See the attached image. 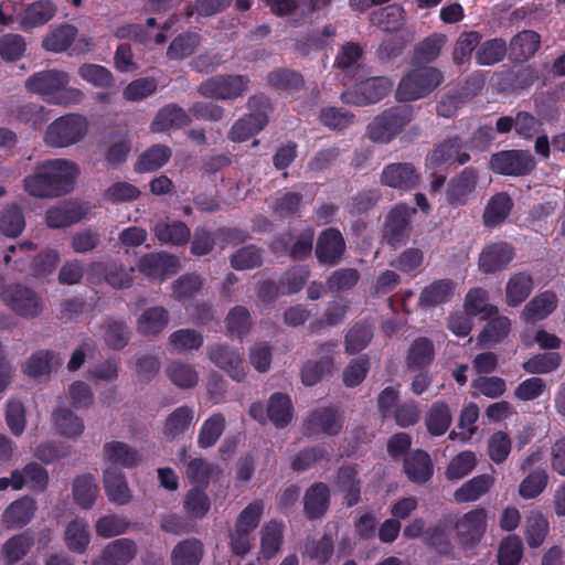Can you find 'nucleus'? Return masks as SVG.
I'll return each mask as SVG.
<instances>
[{
    "label": "nucleus",
    "instance_id": "nucleus-3",
    "mask_svg": "<svg viewBox=\"0 0 565 565\" xmlns=\"http://www.w3.org/2000/svg\"><path fill=\"white\" fill-rule=\"evenodd\" d=\"M443 81V74L435 67H415L402 78L396 90V97L403 102L423 98L439 86Z\"/></svg>",
    "mask_w": 565,
    "mask_h": 565
},
{
    "label": "nucleus",
    "instance_id": "nucleus-40",
    "mask_svg": "<svg viewBox=\"0 0 565 565\" xmlns=\"http://www.w3.org/2000/svg\"><path fill=\"white\" fill-rule=\"evenodd\" d=\"M168 323V313L161 307L146 310L138 319V331L145 335H153L161 332Z\"/></svg>",
    "mask_w": 565,
    "mask_h": 565
},
{
    "label": "nucleus",
    "instance_id": "nucleus-1",
    "mask_svg": "<svg viewBox=\"0 0 565 565\" xmlns=\"http://www.w3.org/2000/svg\"><path fill=\"white\" fill-rule=\"evenodd\" d=\"M70 74L64 71L45 70L30 76L25 82V88L53 105H77L83 100L84 93L70 86Z\"/></svg>",
    "mask_w": 565,
    "mask_h": 565
},
{
    "label": "nucleus",
    "instance_id": "nucleus-15",
    "mask_svg": "<svg viewBox=\"0 0 565 565\" xmlns=\"http://www.w3.org/2000/svg\"><path fill=\"white\" fill-rule=\"evenodd\" d=\"M137 554L135 542L119 539L109 543L93 565H125Z\"/></svg>",
    "mask_w": 565,
    "mask_h": 565
},
{
    "label": "nucleus",
    "instance_id": "nucleus-58",
    "mask_svg": "<svg viewBox=\"0 0 565 565\" xmlns=\"http://www.w3.org/2000/svg\"><path fill=\"white\" fill-rule=\"evenodd\" d=\"M523 555V546L519 536L510 535L500 545L499 565H518Z\"/></svg>",
    "mask_w": 565,
    "mask_h": 565
},
{
    "label": "nucleus",
    "instance_id": "nucleus-36",
    "mask_svg": "<svg viewBox=\"0 0 565 565\" xmlns=\"http://www.w3.org/2000/svg\"><path fill=\"white\" fill-rule=\"evenodd\" d=\"M33 545V536L28 533L13 535L2 545L1 554L8 564L20 561Z\"/></svg>",
    "mask_w": 565,
    "mask_h": 565
},
{
    "label": "nucleus",
    "instance_id": "nucleus-51",
    "mask_svg": "<svg viewBox=\"0 0 565 565\" xmlns=\"http://www.w3.org/2000/svg\"><path fill=\"white\" fill-rule=\"evenodd\" d=\"M82 217L75 203H64L47 211L46 223L50 227L67 226Z\"/></svg>",
    "mask_w": 565,
    "mask_h": 565
},
{
    "label": "nucleus",
    "instance_id": "nucleus-21",
    "mask_svg": "<svg viewBox=\"0 0 565 565\" xmlns=\"http://www.w3.org/2000/svg\"><path fill=\"white\" fill-rule=\"evenodd\" d=\"M104 486L109 500L116 504H126L131 500L130 490L124 475L115 467H107L104 472Z\"/></svg>",
    "mask_w": 565,
    "mask_h": 565
},
{
    "label": "nucleus",
    "instance_id": "nucleus-39",
    "mask_svg": "<svg viewBox=\"0 0 565 565\" xmlns=\"http://www.w3.org/2000/svg\"><path fill=\"white\" fill-rule=\"evenodd\" d=\"M452 422L449 407L445 403L434 404L426 415V426L430 435H444Z\"/></svg>",
    "mask_w": 565,
    "mask_h": 565
},
{
    "label": "nucleus",
    "instance_id": "nucleus-35",
    "mask_svg": "<svg viewBox=\"0 0 565 565\" xmlns=\"http://www.w3.org/2000/svg\"><path fill=\"white\" fill-rule=\"evenodd\" d=\"M203 555L202 544L198 540L180 542L171 553L172 565H199Z\"/></svg>",
    "mask_w": 565,
    "mask_h": 565
},
{
    "label": "nucleus",
    "instance_id": "nucleus-28",
    "mask_svg": "<svg viewBox=\"0 0 565 565\" xmlns=\"http://www.w3.org/2000/svg\"><path fill=\"white\" fill-rule=\"evenodd\" d=\"M407 477L414 482H425L433 475V465L429 456L420 450L408 455L404 462Z\"/></svg>",
    "mask_w": 565,
    "mask_h": 565
},
{
    "label": "nucleus",
    "instance_id": "nucleus-37",
    "mask_svg": "<svg viewBox=\"0 0 565 565\" xmlns=\"http://www.w3.org/2000/svg\"><path fill=\"white\" fill-rule=\"evenodd\" d=\"M53 425L60 435L67 438H77L84 430L82 419L65 408H57L54 412Z\"/></svg>",
    "mask_w": 565,
    "mask_h": 565
},
{
    "label": "nucleus",
    "instance_id": "nucleus-4",
    "mask_svg": "<svg viewBox=\"0 0 565 565\" xmlns=\"http://www.w3.org/2000/svg\"><path fill=\"white\" fill-rule=\"evenodd\" d=\"M249 414L263 425L269 420L276 427H285L294 417V407L289 396L276 393L269 397L266 405L262 403L253 404Z\"/></svg>",
    "mask_w": 565,
    "mask_h": 565
},
{
    "label": "nucleus",
    "instance_id": "nucleus-25",
    "mask_svg": "<svg viewBox=\"0 0 565 565\" xmlns=\"http://www.w3.org/2000/svg\"><path fill=\"white\" fill-rule=\"evenodd\" d=\"M550 524L547 518L540 511L529 512L524 522V537L530 547H539L543 544Z\"/></svg>",
    "mask_w": 565,
    "mask_h": 565
},
{
    "label": "nucleus",
    "instance_id": "nucleus-52",
    "mask_svg": "<svg viewBox=\"0 0 565 565\" xmlns=\"http://www.w3.org/2000/svg\"><path fill=\"white\" fill-rule=\"evenodd\" d=\"M540 46V36L534 31H524L513 38L511 50L518 60H527Z\"/></svg>",
    "mask_w": 565,
    "mask_h": 565
},
{
    "label": "nucleus",
    "instance_id": "nucleus-43",
    "mask_svg": "<svg viewBox=\"0 0 565 565\" xmlns=\"http://www.w3.org/2000/svg\"><path fill=\"white\" fill-rule=\"evenodd\" d=\"M512 209L510 198L504 193H498L489 201L483 218L488 226H495L502 223Z\"/></svg>",
    "mask_w": 565,
    "mask_h": 565
},
{
    "label": "nucleus",
    "instance_id": "nucleus-18",
    "mask_svg": "<svg viewBox=\"0 0 565 565\" xmlns=\"http://www.w3.org/2000/svg\"><path fill=\"white\" fill-rule=\"evenodd\" d=\"M344 242L341 233L335 230L324 231L318 239L316 254L320 263L332 265L341 256Z\"/></svg>",
    "mask_w": 565,
    "mask_h": 565
},
{
    "label": "nucleus",
    "instance_id": "nucleus-9",
    "mask_svg": "<svg viewBox=\"0 0 565 565\" xmlns=\"http://www.w3.org/2000/svg\"><path fill=\"white\" fill-rule=\"evenodd\" d=\"M2 299L22 317H35L43 309L41 298L30 288L20 285L8 287L2 294Z\"/></svg>",
    "mask_w": 565,
    "mask_h": 565
},
{
    "label": "nucleus",
    "instance_id": "nucleus-47",
    "mask_svg": "<svg viewBox=\"0 0 565 565\" xmlns=\"http://www.w3.org/2000/svg\"><path fill=\"white\" fill-rule=\"evenodd\" d=\"M24 189L25 191L36 198H52L55 196V193L51 186V182L47 178V174L42 166L39 164L32 174L28 175L24 179Z\"/></svg>",
    "mask_w": 565,
    "mask_h": 565
},
{
    "label": "nucleus",
    "instance_id": "nucleus-62",
    "mask_svg": "<svg viewBox=\"0 0 565 565\" xmlns=\"http://www.w3.org/2000/svg\"><path fill=\"white\" fill-rule=\"evenodd\" d=\"M154 78H138L129 83L122 90V96L128 102H139L152 95L157 89Z\"/></svg>",
    "mask_w": 565,
    "mask_h": 565
},
{
    "label": "nucleus",
    "instance_id": "nucleus-6",
    "mask_svg": "<svg viewBox=\"0 0 565 565\" xmlns=\"http://www.w3.org/2000/svg\"><path fill=\"white\" fill-rule=\"evenodd\" d=\"M392 87L393 83L386 77H371L343 93L342 100L355 106H365L381 100Z\"/></svg>",
    "mask_w": 565,
    "mask_h": 565
},
{
    "label": "nucleus",
    "instance_id": "nucleus-50",
    "mask_svg": "<svg viewBox=\"0 0 565 565\" xmlns=\"http://www.w3.org/2000/svg\"><path fill=\"white\" fill-rule=\"evenodd\" d=\"M98 493V487L92 476H81L74 480L73 494L76 503L84 508H90Z\"/></svg>",
    "mask_w": 565,
    "mask_h": 565
},
{
    "label": "nucleus",
    "instance_id": "nucleus-59",
    "mask_svg": "<svg viewBox=\"0 0 565 565\" xmlns=\"http://www.w3.org/2000/svg\"><path fill=\"white\" fill-rule=\"evenodd\" d=\"M477 462L476 455L472 451H462L451 459L446 475L448 479H461L469 475Z\"/></svg>",
    "mask_w": 565,
    "mask_h": 565
},
{
    "label": "nucleus",
    "instance_id": "nucleus-5",
    "mask_svg": "<svg viewBox=\"0 0 565 565\" xmlns=\"http://www.w3.org/2000/svg\"><path fill=\"white\" fill-rule=\"evenodd\" d=\"M248 85L249 79L244 75H217L202 83L199 90L205 97L233 100L242 96L248 89Z\"/></svg>",
    "mask_w": 565,
    "mask_h": 565
},
{
    "label": "nucleus",
    "instance_id": "nucleus-14",
    "mask_svg": "<svg viewBox=\"0 0 565 565\" xmlns=\"http://www.w3.org/2000/svg\"><path fill=\"white\" fill-rule=\"evenodd\" d=\"M384 185L407 190L418 183L419 177L409 163H394L385 167L381 175Z\"/></svg>",
    "mask_w": 565,
    "mask_h": 565
},
{
    "label": "nucleus",
    "instance_id": "nucleus-20",
    "mask_svg": "<svg viewBox=\"0 0 565 565\" xmlns=\"http://www.w3.org/2000/svg\"><path fill=\"white\" fill-rule=\"evenodd\" d=\"M62 360L49 351H38L32 354L22 365L25 375L38 379L49 375L61 365Z\"/></svg>",
    "mask_w": 565,
    "mask_h": 565
},
{
    "label": "nucleus",
    "instance_id": "nucleus-48",
    "mask_svg": "<svg viewBox=\"0 0 565 565\" xmlns=\"http://www.w3.org/2000/svg\"><path fill=\"white\" fill-rule=\"evenodd\" d=\"M455 292V285L449 280H438L426 287L419 298L420 306H434L445 302Z\"/></svg>",
    "mask_w": 565,
    "mask_h": 565
},
{
    "label": "nucleus",
    "instance_id": "nucleus-56",
    "mask_svg": "<svg viewBox=\"0 0 565 565\" xmlns=\"http://www.w3.org/2000/svg\"><path fill=\"white\" fill-rule=\"evenodd\" d=\"M78 75L82 79L96 87L106 88L114 84V76L102 65L83 64L78 67Z\"/></svg>",
    "mask_w": 565,
    "mask_h": 565
},
{
    "label": "nucleus",
    "instance_id": "nucleus-11",
    "mask_svg": "<svg viewBox=\"0 0 565 565\" xmlns=\"http://www.w3.org/2000/svg\"><path fill=\"white\" fill-rule=\"evenodd\" d=\"M490 164L497 173L519 175L529 172L534 161L529 152L510 150L493 154Z\"/></svg>",
    "mask_w": 565,
    "mask_h": 565
},
{
    "label": "nucleus",
    "instance_id": "nucleus-27",
    "mask_svg": "<svg viewBox=\"0 0 565 565\" xmlns=\"http://www.w3.org/2000/svg\"><path fill=\"white\" fill-rule=\"evenodd\" d=\"M104 452L107 461L110 463L109 467H114L113 465L132 467L141 459L140 454L136 449L125 443L116 440L106 443Z\"/></svg>",
    "mask_w": 565,
    "mask_h": 565
},
{
    "label": "nucleus",
    "instance_id": "nucleus-44",
    "mask_svg": "<svg viewBox=\"0 0 565 565\" xmlns=\"http://www.w3.org/2000/svg\"><path fill=\"white\" fill-rule=\"evenodd\" d=\"M171 157V151L166 146H153L145 151L138 159L135 169L138 172H150L166 164Z\"/></svg>",
    "mask_w": 565,
    "mask_h": 565
},
{
    "label": "nucleus",
    "instance_id": "nucleus-2",
    "mask_svg": "<svg viewBox=\"0 0 565 565\" xmlns=\"http://www.w3.org/2000/svg\"><path fill=\"white\" fill-rule=\"evenodd\" d=\"M89 130L84 115L71 113L54 119L46 128L43 140L54 148H67L82 141Z\"/></svg>",
    "mask_w": 565,
    "mask_h": 565
},
{
    "label": "nucleus",
    "instance_id": "nucleus-55",
    "mask_svg": "<svg viewBox=\"0 0 565 565\" xmlns=\"http://www.w3.org/2000/svg\"><path fill=\"white\" fill-rule=\"evenodd\" d=\"M548 475L545 470H536L526 476L519 486V494L523 499H534L546 489Z\"/></svg>",
    "mask_w": 565,
    "mask_h": 565
},
{
    "label": "nucleus",
    "instance_id": "nucleus-60",
    "mask_svg": "<svg viewBox=\"0 0 565 565\" xmlns=\"http://www.w3.org/2000/svg\"><path fill=\"white\" fill-rule=\"evenodd\" d=\"M511 439L507 433L502 430L493 433L488 440L490 459L495 463L503 462L511 451Z\"/></svg>",
    "mask_w": 565,
    "mask_h": 565
},
{
    "label": "nucleus",
    "instance_id": "nucleus-64",
    "mask_svg": "<svg viewBox=\"0 0 565 565\" xmlns=\"http://www.w3.org/2000/svg\"><path fill=\"white\" fill-rule=\"evenodd\" d=\"M25 226L22 212L18 207H10L0 216V227L7 237L19 236Z\"/></svg>",
    "mask_w": 565,
    "mask_h": 565
},
{
    "label": "nucleus",
    "instance_id": "nucleus-19",
    "mask_svg": "<svg viewBox=\"0 0 565 565\" xmlns=\"http://www.w3.org/2000/svg\"><path fill=\"white\" fill-rule=\"evenodd\" d=\"M470 159L469 154L461 152V147L456 140H450L439 146L427 158V166L437 169L444 164H463Z\"/></svg>",
    "mask_w": 565,
    "mask_h": 565
},
{
    "label": "nucleus",
    "instance_id": "nucleus-34",
    "mask_svg": "<svg viewBox=\"0 0 565 565\" xmlns=\"http://www.w3.org/2000/svg\"><path fill=\"white\" fill-rule=\"evenodd\" d=\"M177 260L164 254H151L142 257L139 262V269L145 275L161 279L167 273L173 270Z\"/></svg>",
    "mask_w": 565,
    "mask_h": 565
},
{
    "label": "nucleus",
    "instance_id": "nucleus-31",
    "mask_svg": "<svg viewBox=\"0 0 565 565\" xmlns=\"http://www.w3.org/2000/svg\"><path fill=\"white\" fill-rule=\"evenodd\" d=\"M533 290V280L525 273L512 275L505 287V300L509 306H518L524 301Z\"/></svg>",
    "mask_w": 565,
    "mask_h": 565
},
{
    "label": "nucleus",
    "instance_id": "nucleus-17",
    "mask_svg": "<svg viewBox=\"0 0 565 565\" xmlns=\"http://www.w3.org/2000/svg\"><path fill=\"white\" fill-rule=\"evenodd\" d=\"M63 541L66 547L77 554L86 552L90 542V530L84 519H74L70 521L63 532Z\"/></svg>",
    "mask_w": 565,
    "mask_h": 565
},
{
    "label": "nucleus",
    "instance_id": "nucleus-10",
    "mask_svg": "<svg viewBox=\"0 0 565 565\" xmlns=\"http://www.w3.org/2000/svg\"><path fill=\"white\" fill-rule=\"evenodd\" d=\"M55 196L72 190L78 175V167L65 159L49 160L42 163Z\"/></svg>",
    "mask_w": 565,
    "mask_h": 565
},
{
    "label": "nucleus",
    "instance_id": "nucleus-26",
    "mask_svg": "<svg viewBox=\"0 0 565 565\" xmlns=\"http://www.w3.org/2000/svg\"><path fill=\"white\" fill-rule=\"evenodd\" d=\"M189 121L190 118L182 108L175 105H168L156 115L151 122V130L153 132H161L171 128L183 127Z\"/></svg>",
    "mask_w": 565,
    "mask_h": 565
},
{
    "label": "nucleus",
    "instance_id": "nucleus-7",
    "mask_svg": "<svg viewBox=\"0 0 565 565\" xmlns=\"http://www.w3.org/2000/svg\"><path fill=\"white\" fill-rule=\"evenodd\" d=\"M487 511L477 508L462 514L455 524V540L463 548L472 547L487 529Z\"/></svg>",
    "mask_w": 565,
    "mask_h": 565
},
{
    "label": "nucleus",
    "instance_id": "nucleus-13",
    "mask_svg": "<svg viewBox=\"0 0 565 565\" xmlns=\"http://www.w3.org/2000/svg\"><path fill=\"white\" fill-rule=\"evenodd\" d=\"M513 258L512 248L505 243H495L484 247L479 257V268L486 274L505 268Z\"/></svg>",
    "mask_w": 565,
    "mask_h": 565
},
{
    "label": "nucleus",
    "instance_id": "nucleus-24",
    "mask_svg": "<svg viewBox=\"0 0 565 565\" xmlns=\"http://www.w3.org/2000/svg\"><path fill=\"white\" fill-rule=\"evenodd\" d=\"M210 359L234 380L241 381L245 376L243 360L235 351L217 347L210 351Z\"/></svg>",
    "mask_w": 565,
    "mask_h": 565
},
{
    "label": "nucleus",
    "instance_id": "nucleus-29",
    "mask_svg": "<svg viewBox=\"0 0 565 565\" xmlns=\"http://www.w3.org/2000/svg\"><path fill=\"white\" fill-rule=\"evenodd\" d=\"M77 36V29L71 24H62L52 29L42 41L46 51L60 53L70 47Z\"/></svg>",
    "mask_w": 565,
    "mask_h": 565
},
{
    "label": "nucleus",
    "instance_id": "nucleus-61",
    "mask_svg": "<svg viewBox=\"0 0 565 565\" xmlns=\"http://www.w3.org/2000/svg\"><path fill=\"white\" fill-rule=\"evenodd\" d=\"M225 427V419L222 415L216 414L207 418L202 425L199 444L202 447L213 446L220 436L222 435Z\"/></svg>",
    "mask_w": 565,
    "mask_h": 565
},
{
    "label": "nucleus",
    "instance_id": "nucleus-46",
    "mask_svg": "<svg viewBox=\"0 0 565 565\" xmlns=\"http://www.w3.org/2000/svg\"><path fill=\"white\" fill-rule=\"evenodd\" d=\"M266 122L267 119L264 114L250 115L235 122L231 130L230 138L236 142L245 141L250 136L260 131Z\"/></svg>",
    "mask_w": 565,
    "mask_h": 565
},
{
    "label": "nucleus",
    "instance_id": "nucleus-57",
    "mask_svg": "<svg viewBox=\"0 0 565 565\" xmlns=\"http://www.w3.org/2000/svg\"><path fill=\"white\" fill-rule=\"evenodd\" d=\"M211 509V501L207 494L198 488L191 489L184 499V510L191 518L201 519Z\"/></svg>",
    "mask_w": 565,
    "mask_h": 565
},
{
    "label": "nucleus",
    "instance_id": "nucleus-45",
    "mask_svg": "<svg viewBox=\"0 0 565 565\" xmlns=\"http://www.w3.org/2000/svg\"><path fill=\"white\" fill-rule=\"evenodd\" d=\"M477 175L471 169H466L450 184L448 194L449 200L456 204H462L468 195L473 191Z\"/></svg>",
    "mask_w": 565,
    "mask_h": 565
},
{
    "label": "nucleus",
    "instance_id": "nucleus-33",
    "mask_svg": "<svg viewBox=\"0 0 565 565\" xmlns=\"http://www.w3.org/2000/svg\"><path fill=\"white\" fill-rule=\"evenodd\" d=\"M403 533L408 539H416L422 534H425V539L428 543L436 546L440 551H446V531L443 526L438 525L429 529L427 532H424L423 520L415 519L405 526Z\"/></svg>",
    "mask_w": 565,
    "mask_h": 565
},
{
    "label": "nucleus",
    "instance_id": "nucleus-12",
    "mask_svg": "<svg viewBox=\"0 0 565 565\" xmlns=\"http://www.w3.org/2000/svg\"><path fill=\"white\" fill-rule=\"evenodd\" d=\"M56 11V4L52 0L34 1L17 17L19 29L23 32H31L41 28L55 17Z\"/></svg>",
    "mask_w": 565,
    "mask_h": 565
},
{
    "label": "nucleus",
    "instance_id": "nucleus-54",
    "mask_svg": "<svg viewBox=\"0 0 565 565\" xmlns=\"http://www.w3.org/2000/svg\"><path fill=\"white\" fill-rule=\"evenodd\" d=\"M561 364V356L555 352L536 354L523 363V369L530 374H546L556 370Z\"/></svg>",
    "mask_w": 565,
    "mask_h": 565
},
{
    "label": "nucleus",
    "instance_id": "nucleus-32",
    "mask_svg": "<svg viewBox=\"0 0 565 565\" xmlns=\"http://www.w3.org/2000/svg\"><path fill=\"white\" fill-rule=\"evenodd\" d=\"M282 524L277 521L266 523L260 530V553L265 558L274 557L282 544Z\"/></svg>",
    "mask_w": 565,
    "mask_h": 565
},
{
    "label": "nucleus",
    "instance_id": "nucleus-8",
    "mask_svg": "<svg viewBox=\"0 0 565 565\" xmlns=\"http://www.w3.org/2000/svg\"><path fill=\"white\" fill-rule=\"evenodd\" d=\"M411 118L412 113L407 106L387 110L371 122L370 135L374 140L388 141L409 122Z\"/></svg>",
    "mask_w": 565,
    "mask_h": 565
},
{
    "label": "nucleus",
    "instance_id": "nucleus-53",
    "mask_svg": "<svg viewBox=\"0 0 565 565\" xmlns=\"http://www.w3.org/2000/svg\"><path fill=\"white\" fill-rule=\"evenodd\" d=\"M371 20L385 31H396L404 23V10L398 6H388L374 12Z\"/></svg>",
    "mask_w": 565,
    "mask_h": 565
},
{
    "label": "nucleus",
    "instance_id": "nucleus-49",
    "mask_svg": "<svg viewBox=\"0 0 565 565\" xmlns=\"http://www.w3.org/2000/svg\"><path fill=\"white\" fill-rule=\"evenodd\" d=\"M356 475L354 467H343L338 475L337 484L344 493L349 507L356 504L360 500V482L356 480Z\"/></svg>",
    "mask_w": 565,
    "mask_h": 565
},
{
    "label": "nucleus",
    "instance_id": "nucleus-38",
    "mask_svg": "<svg viewBox=\"0 0 565 565\" xmlns=\"http://www.w3.org/2000/svg\"><path fill=\"white\" fill-rule=\"evenodd\" d=\"M412 213L414 210L405 205H398L391 212L386 221L385 233L392 242H399L404 237Z\"/></svg>",
    "mask_w": 565,
    "mask_h": 565
},
{
    "label": "nucleus",
    "instance_id": "nucleus-22",
    "mask_svg": "<svg viewBox=\"0 0 565 565\" xmlns=\"http://www.w3.org/2000/svg\"><path fill=\"white\" fill-rule=\"evenodd\" d=\"M494 484L490 475H480L465 482L454 493L456 502H472L484 495Z\"/></svg>",
    "mask_w": 565,
    "mask_h": 565
},
{
    "label": "nucleus",
    "instance_id": "nucleus-63",
    "mask_svg": "<svg viewBox=\"0 0 565 565\" xmlns=\"http://www.w3.org/2000/svg\"><path fill=\"white\" fill-rule=\"evenodd\" d=\"M507 47L502 40H490L484 42L477 51V62L481 65H491L503 58Z\"/></svg>",
    "mask_w": 565,
    "mask_h": 565
},
{
    "label": "nucleus",
    "instance_id": "nucleus-16",
    "mask_svg": "<svg viewBox=\"0 0 565 565\" xmlns=\"http://www.w3.org/2000/svg\"><path fill=\"white\" fill-rule=\"evenodd\" d=\"M36 511V502L23 497L12 502L2 514V522L9 529L22 527L30 523Z\"/></svg>",
    "mask_w": 565,
    "mask_h": 565
},
{
    "label": "nucleus",
    "instance_id": "nucleus-30",
    "mask_svg": "<svg viewBox=\"0 0 565 565\" xmlns=\"http://www.w3.org/2000/svg\"><path fill=\"white\" fill-rule=\"evenodd\" d=\"M194 424V411L188 406L174 409L167 418L163 434L168 439H175Z\"/></svg>",
    "mask_w": 565,
    "mask_h": 565
},
{
    "label": "nucleus",
    "instance_id": "nucleus-23",
    "mask_svg": "<svg viewBox=\"0 0 565 565\" xmlns=\"http://www.w3.org/2000/svg\"><path fill=\"white\" fill-rule=\"evenodd\" d=\"M556 307V295L552 291H545L535 296L526 303L522 317L526 321L543 320L550 316Z\"/></svg>",
    "mask_w": 565,
    "mask_h": 565
},
{
    "label": "nucleus",
    "instance_id": "nucleus-41",
    "mask_svg": "<svg viewBox=\"0 0 565 565\" xmlns=\"http://www.w3.org/2000/svg\"><path fill=\"white\" fill-rule=\"evenodd\" d=\"M329 502V489L323 483L313 484L305 495V510L308 516L316 518L326 512Z\"/></svg>",
    "mask_w": 565,
    "mask_h": 565
},
{
    "label": "nucleus",
    "instance_id": "nucleus-42",
    "mask_svg": "<svg viewBox=\"0 0 565 565\" xmlns=\"http://www.w3.org/2000/svg\"><path fill=\"white\" fill-rule=\"evenodd\" d=\"M156 236L163 243L183 244L190 236L188 227L178 221H162L154 226Z\"/></svg>",
    "mask_w": 565,
    "mask_h": 565
}]
</instances>
